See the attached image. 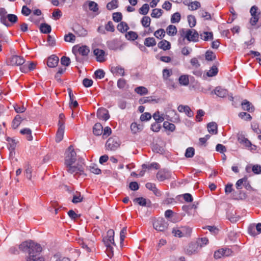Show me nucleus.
Wrapping results in <instances>:
<instances>
[{"mask_svg": "<svg viewBox=\"0 0 261 261\" xmlns=\"http://www.w3.org/2000/svg\"><path fill=\"white\" fill-rule=\"evenodd\" d=\"M19 249L28 253L27 261H44L43 257L40 254L42 248L38 243L31 240L27 241L19 245Z\"/></svg>", "mask_w": 261, "mask_h": 261, "instance_id": "nucleus-1", "label": "nucleus"}, {"mask_svg": "<svg viewBox=\"0 0 261 261\" xmlns=\"http://www.w3.org/2000/svg\"><path fill=\"white\" fill-rule=\"evenodd\" d=\"M180 37L178 38V42L179 44H182L185 39H187L189 42H196L199 40V34L194 29H182L179 31Z\"/></svg>", "mask_w": 261, "mask_h": 261, "instance_id": "nucleus-2", "label": "nucleus"}, {"mask_svg": "<svg viewBox=\"0 0 261 261\" xmlns=\"http://www.w3.org/2000/svg\"><path fill=\"white\" fill-rule=\"evenodd\" d=\"M71 164L70 165H66L65 167L66 170L68 173L73 174L74 176L76 175H85L84 173V166L85 164L84 159L82 158H78L77 163L76 165Z\"/></svg>", "mask_w": 261, "mask_h": 261, "instance_id": "nucleus-3", "label": "nucleus"}, {"mask_svg": "<svg viewBox=\"0 0 261 261\" xmlns=\"http://www.w3.org/2000/svg\"><path fill=\"white\" fill-rule=\"evenodd\" d=\"M77 160L76 153L73 146L70 145L65 153V165H70L71 164H74Z\"/></svg>", "mask_w": 261, "mask_h": 261, "instance_id": "nucleus-4", "label": "nucleus"}, {"mask_svg": "<svg viewBox=\"0 0 261 261\" xmlns=\"http://www.w3.org/2000/svg\"><path fill=\"white\" fill-rule=\"evenodd\" d=\"M153 227L158 231L165 232L168 227V222L163 218H156L152 223Z\"/></svg>", "mask_w": 261, "mask_h": 261, "instance_id": "nucleus-5", "label": "nucleus"}, {"mask_svg": "<svg viewBox=\"0 0 261 261\" xmlns=\"http://www.w3.org/2000/svg\"><path fill=\"white\" fill-rule=\"evenodd\" d=\"M72 52L76 56L79 54L83 57H87L90 52V48L87 45H75L72 48Z\"/></svg>", "mask_w": 261, "mask_h": 261, "instance_id": "nucleus-6", "label": "nucleus"}, {"mask_svg": "<svg viewBox=\"0 0 261 261\" xmlns=\"http://www.w3.org/2000/svg\"><path fill=\"white\" fill-rule=\"evenodd\" d=\"M108 47L111 50H122L124 46V44L122 43L120 40L117 39H114L107 42Z\"/></svg>", "mask_w": 261, "mask_h": 261, "instance_id": "nucleus-7", "label": "nucleus"}, {"mask_svg": "<svg viewBox=\"0 0 261 261\" xmlns=\"http://www.w3.org/2000/svg\"><path fill=\"white\" fill-rule=\"evenodd\" d=\"M106 146L108 149L115 150L119 147L120 141L117 137H111L107 140Z\"/></svg>", "mask_w": 261, "mask_h": 261, "instance_id": "nucleus-8", "label": "nucleus"}, {"mask_svg": "<svg viewBox=\"0 0 261 261\" xmlns=\"http://www.w3.org/2000/svg\"><path fill=\"white\" fill-rule=\"evenodd\" d=\"M25 62V60L22 57L14 55L11 57L9 59V64L14 66L22 65Z\"/></svg>", "mask_w": 261, "mask_h": 261, "instance_id": "nucleus-9", "label": "nucleus"}, {"mask_svg": "<svg viewBox=\"0 0 261 261\" xmlns=\"http://www.w3.org/2000/svg\"><path fill=\"white\" fill-rule=\"evenodd\" d=\"M114 236V231L113 229H109L107 232V236L103 239L106 247L111 246L112 244L115 245Z\"/></svg>", "mask_w": 261, "mask_h": 261, "instance_id": "nucleus-10", "label": "nucleus"}, {"mask_svg": "<svg viewBox=\"0 0 261 261\" xmlns=\"http://www.w3.org/2000/svg\"><path fill=\"white\" fill-rule=\"evenodd\" d=\"M93 54L96 56V61L100 63L104 62L106 60L107 54L106 52L99 48H96L93 50Z\"/></svg>", "mask_w": 261, "mask_h": 261, "instance_id": "nucleus-11", "label": "nucleus"}, {"mask_svg": "<svg viewBox=\"0 0 261 261\" xmlns=\"http://www.w3.org/2000/svg\"><path fill=\"white\" fill-rule=\"evenodd\" d=\"M166 119L173 122H177L179 121V115L177 114L176 111L174 110H169L166 112Z\"/></svg>", "mask_w": 261, "mask_h": 261, "instance_id": "nucleus-12", "label": "nucleus"}, {"mask_svg": "<svg viewBox=\"0 0 261 261\" xmlns=\"http://www.w3.org/2000/svg\"><path fill=\"white\" fill-rule=\"evenodd\" d=\"M231 250L229 249L222 248L215 251L214 254V256L215 259H219L222 256H229L231 253Z\"/></svg>", "mask_w": 261, "mask_h": 261, "instance_id": "nucleus-13", "label": "nucleus"}, {"mask_svg": "<svg viewBox=\"0 0 261 261\" xmlns=\"http://www.w3.org/2000/svg\"><path fill=\"white\" fill-rule=\"evenodd\" d=\"M171 176V172L167 170H160L156 174V178L159 181H164L169 179Z\"/></svg>", "mask_w": 261, "mask_h": 261, "instance_id": "nucleus-14", "label": "nucleus"}, {"mask_svg": "<svg viewBox=\"0 0 261 261\" xmlns=\"http://www.w3.org/2000/svg\"><path fill=\"white\" fill-rule=\"evenodd\" d=\"M97 116L99 119L105 121H107L110 118L108 111L103 108L98 109L97 112Z\"/></svg>", "mask_w": 261, "mask_h": 261, "instance_id": "nucleus-15", "label": "nucleus"}, {"mask_svg": "<svg viewBox=\"0 0 261 261\" xmlns=\"http://www.w3.org/2000/svg\"><path fill=\"white\" fill-rule=\"evenodd\" d=\"M111 71L115 76H124L125 74L124 68L120 65L112 67Z\"/></svg>", "mask_w": 261, "mask_h": 261, "instance_id": "nucleus-16", "label": "nucleus"}, {"mask_svg": "<svg viewBox=\"0 0 261 261\" xmlns=\"http://www.w3.org/2000/svg\"><path fill=\"white\" fill-rule=\"evenodd\" d=\"M59 60V58L57 56L52 55L48 58L47 65L50 68L55 67L57 66Z\"/></svg>", "mask_w": 261, "mask_h": 261, "instance_id": "nucleus-17", "label": "nucleus"}, {"mask_svg": "<svg viewBox=\"0 0 261 261\" xmlns=\"http://www.w3.org/2000/svg\"><path fill=\"white\" fill-rule=\"evenodd\" d=\"M7 11L5 8H0V16H1V22L6 27H8L10 26V24L7 20Z\"/></svg>", "mask_w": 261, "mask_h": 261, "instance_id": "nucleus-18", "label": "nucleus"}, {"mask_svg": "<svg viewBox=\"0 0 261 261\" xmlns=\"http://www.w3.org/2000/svg\"><path fill=\"white\" fill-rule=\"evenodd\" d=\"M198 246V245L196 243L190 244L186 250V253L188 255H192L197 253Z\"/></svg>", "mask_w": 261, "mask_h": 261, "instance_id": "nucleus-19", "label": "nucleus"}, {"mask_svg": "<svg viewBox=\"0 0 261 261\" xmlns=\"http://www.w3.org/2000/svg\"><path fill=\"white\" fill-rule=\"evenodd\" d=\"M159 99H155L153 96H148L143 97L139 99V102L140 104H144L146 103H158Z\"/></svg>", "mask_w": 261, "mask_h": 261, "instance_id": "nucleus-20", "label": "nucleus"}, {"mask_svg": "<svg viewBox=\"0 0 261 261\" xmlns=\"http://www.w3.org/2000/svg\"><path fill=\"white\" fill-rule=\"evenodd\" d=\"M58 129L56 134V141L57 142L62 140L64 136L65 125L58 126Z\"/></svg>", "mask_w": 261, "mask_h": 261, "instance_id": "nucleus-21", "label": "nucleus"}, {"mask_svg": "<svg viewBox=\"0 0 261 261\" xmlns=\"http://www.w3.org/2000/svg\"><path fill=\"white\" fill-rule=\"evenodd\" d=\"M93 134L96 136H100L103 133V127L100 123H96L93 128Z\"/></svg>", "mask_w": 261, "mask_h": 261, "instance_id": "nucleus-22", "label": "nucleus"}, {"mask_svg": "<svg viewBox=\"0 0 261 261\" xmlns=\"http://www.w3.org/2000/svg\"><path fill=\"white\" fill-rule=\"evenodd\" d=\"M242 108L244 110L247 111L249 112H252L254 108L252 106L251 103L247 101V100H244L241 103Z\"/></svg>", "mask_w": 261, "mask_h": 261, "instance_id": "nucleus-23", "label": "nucleus"}, {"mask_svg": "<svg viewBox=\"0 0 261 261\" xmlns=\"http://www.w3.org/2000/svg\"><path fill=\"white\" fill-rule=\"evenodd\" d=\"M158 46L160 48H161L164 50H169L171 48L170 43L166 40H162L159 42Z\"/></svg>", "mask_w": 261, "mask_h": 261, "instance_id": "nucleus-24", "label": "nucleus"}, {"mask_svg": "<svg viewBox=\"0 0 261 261\" xmlns=\"http://www.w3.org/2000/svg\"><path fill=\"white\" fill-rule=\"evenodd\" d=\"M215 93L220 97H225L228 93L227 91L220 87H217L215 89Z\"/></svg>", "mask_w": 261, "mask_h": 261, "instance_id": "nucleus-25", "label": "nucleus"}, {"mask_svg": "<svg viewBox=\"0 0 261 261\" xmlns=\"http://www.w3.org/2000/svg\"><path fill=\"white\" fill-rule=\"evenodd\" d=\"M178 82L180 85L187 86L189 84V76L187 74L181 75L179 77Z\"/></svg>", "mask_w": 261, "mask_h": 261, "instance_id": "nucleus-26", "label": "nucleus"}, {"mask_svg": "<svg viewBox=\"0 0 261 261\" xmlns=\"http://www.w3.org/2000/svg\"><path fill=\"white\" fill-rule=\"evenodd\" d=\"M201 39L207 41L213 39V34L212 32H203L199 35Z\"/></svg>", "mask_w": 261, "mask_h": 261, "instance_id": "nucleus-27", "label": "nucleus"}, {"mask_svg": "<svg viewBox=\"0 0 261 261\" xmlns=\"http://www.w3.org/2000/svg\"><path fill=\"white\" fill-rule=\"evenodd\" d=\"M207 130L210 134H217L218 133L217 130V124L216 123L212 122L207 124Z\"/></svg>", "mask_w": 261, "mask_h": 261, "instance_id": "nucleus-28", "label": "nucleus"}, {"mask_svg": "<svg viewBox=\"0 0 261 261\" xmlns=\"http://www.w3.org/2000/svg\"><path fill=\"white\" fill-rule=\"evenodd\" d=\"M184 4L188 5L189 6V9L191 11L196 10L201 6L200 3L198 1L190 2L189 4H187L186 2H184Z\"/></svg>", "mask_w": 261, "mask_h": 261, "instance_id": "nucleus-29", "label": "nucleus"}, {"mask_svg": "<svg viewBox=\"0 0 261 261\" xmlns=\"http://www.w3.org/2000/svg\"><path fill=\"white\" fill-rule=\"evenodd\" d=\"M172 74V71L171 69H168L167 68L163 70V80L166 82L167 84L168 82H170L169 80V77Z\"/></svg>", "mask_w": 261, "mask_h": 261, "instance_id": "nucleus-30", "label": "nucleus"}, {"mask_svg": "<svg viewBox=\"0 0 261 261\" xmlns=\"http://www.w3.org/2000/svg\"><path fill=\"white\" fill-rule=\"evenodd\" d=\"M22 119L19 115H17L12 122V127L14 129L17 128L20 124Z\"/></svg>", "mask_w": 261, "mask_h": 261, "instance_id": "nucleus-31", "label": "nucleus"}, {"mask_svg": "<svg viewBox=\"0 0 261 261\" xmlns=\"http://www.w3.org/2000/svg\"><path fill=\"white\" fill-rule=\"evenodd\" d=\"M20 133L23 135L26 136L27 139L28 141H32L33 140V137L32 135V130L28 128H25L21 129Z\"/></svg>", "mask_w": 261, "mask_h": 261, "instance_id": "nucleus-32", "label": "nucleus"}, {"mask_svg": "<svg viewBox=\"0 0 261 261\" xmlns=\"http://www.w3.org/2000/svg\"><path fill=\"white\" fill-rule=\"evenodd\" d=\"M117 28L119 31L122 33L126 32L129 29L128 24L125 22L123 21L119 23L117 25Z\"/></svg>", "mask_w": 261, "mask_h": 261, "instance_id": "nucleus-33", "label": "nucleus"}, {"mask_svg": "<svg viewBox=\"0 0 261 261\" xmlns=\"http://www.w3.org/2000/svg\"><path fill=\"white\" fill-rule=\"evenodd\" d=\"M40 30L41 32L44 34H48L51 31L50 25L47 23H42L40 26Z\"/></svg>", "mask_w": 261, "mask_h": 261, "instance_id": "nucleus-34", "label": "nucleus"}, {"mask_svg": "<svg viewBox=\"0 0 261 261\" xmlns=\"http://www.w3.org/2000/svg\"><path fill=\"white\" fill-rule=\"evenodd\" d=\"M156 44V41L154 38L148 37L145 39L144 45L147 47H152Z\"/></svg>", "mask_w": 261, "mask_h": 261, "instance_id": "nucleus-35", "label": "nucleus"}, {"mask_svg": "<svg viewBox=\"0 0 261 261\" xmlns=\"http://www.w3.org/2000/svg\"><path fill=\"white\" fill-rule=\"evenodd\" d=\"M118 7V1L112 0L111 2L108 3L107 5V8L109 10H112L116 9Z\"/></svg>", "mask_w": 261, "mask_h": 261, "instance_id": "nucleus-36", "label": "nucleus"}, {"mask_svg": "<svg viewBox=\"0 0 261 261\" xmlns=\"http://www.w3.org/2000/svg\"><path fill=\"white\" fill-rule=\"evenodd\" d=\"M159 167L160 165L157 163H152L149 164H144L142 165V168L143 169H150L151 168L158 169L159 168Z\"/></svg>", "mask_w": 261, "mask_h": 261, "instance_id": "nucleus-37", "label": "nucleus"}, {"mask_svg": "<svg viewBox=\"0 0 261 261\" xmlns=\"http://www.w3.org/2000/svg\"><path fill=\"white\" fill-rule=\"evenodd\" d=\"M167 33L170 36H174L177 33V29L175 25H169L167 28Z\"/></svg>", "mask_w": 261, "mask_h": 261, "instance_id": "nucleus-38", "label": "nucleus"}, {"mask_svg": "<svg viewBox=\"0 0 261 261\" xmlns=\"http://www.w3.org/2000/svg\"><path fill=\"white\" fill-rule=\"evenodd\" d=\"M127 40L134 41L138 38V34L134 31H129L125 34Z\"/></svg>", "mask_w": 261, "mask_h": 261, "instance_id": "nucleus-39", "label": "nucleus"}, {"mask_svg": "<svg viewBox=\"0 0 261 261\" xmlns=\"http://www.w3.org/2000/svg\"><path fill=\"white\" fill-rule=\"evenodd\" d=\"M163 13V11L161 9H154L152 10V13H151V16L153 18H158L162 16Z\"/></svg>", "mask_w": 261, "mask_h": 261, "instance_id": "nucleus-40", "label": "nucleus"}, {"mask_svg": "<svg viewBox=\"0 0 261 261\" xmlns=\"http://www.w3.org/2000/svg\"><path fill=\"white\" fill-rule=\"evenodd\" d=\"M6 140L8 143L9 148L14 150L16 146L15 140L9 137H7Z\"/></svg>", "mask_w": 261, "mask_h": 261, "instance_id": "nucleus-41", "label": "nucleus"}, {"mask_svg": "<svg viewBox=\"0 0 261 261\" xmlns=\"http://www.w3.org/2000/svg\"><path fill=\"white\" fill-rule=\"evenodd\" d=\"M135 91L138 94L142 95L148 93V90L146 88L143 86H139L135 89Z\"/></svg>", "mask_w": 261, "mask_h": 261, "instance_id": "nucleus-42", "label": "nucleus"}, {"mask_svg": "<svg viewBox=\"0 0 261 261\" xmlns=\"http://www.w3.org/2000/svg\"><path fill=\"white\" fill-rule=\"evenodd\" d=\"M181 15L179 12H176L172 15L171 17V22L172 23H178L180 21Z\"/></svg>", "mask_w": 261, "mask_h": 261, "instance_id": "nucleus-43", "label": "nucleus"}, {"mask_svg": "<svg viewBox=\"0 0 261 261\" xmlns=\"http://www.w3.org/2000/svg\"><path fill=\"white\" fill-rule=\"evenodd\" d=\"M218 72V69L216 66L213 65L211 69L207 72L206 75L209 77L215 76Z\"/></svg>", "mask_w": 261, "mask_h": 261, "instance_id": "nucleus-44", "label": "nucleus"}, {"mask_svg": "<svg viewBox=\"0 0 261 261\" xmlns=\"http://www.w3.org/2000/svg\"><path fill=\"white\" fill-rule=\"evenodd\" d=\"M149 6L147 4H145L139 9V12L142 15H146L148 13Z\"/></svg>", "mask_w": 261, "mask_h": 261, "instance_id": "nucleus-45", "label": "nucleus"}, {"mask_svg": "<svg viewBox=\"0 0 261 261\" xmlns=\"http://www.w3.org/2000/svg\"><path fill=\"white\" fill-rule=\"evenodd\" d=\"M163 127L165 128V129L171 132H173L175 129V125L173 123L169 122L168 121H165L163 123Z\"/></svg>", "mask_w": 261, "mask_h": 261, "instance_id": "nucleus-46", "label": "nucleus"}, {"mask_svg": "<svg viewBox=\"0 0 261 261\" xmlns=\"http://www.w3.org/2000/svg\"><path fill=\"white\" fill-rule=\"evenodd\" d=\"M88 6L90 10L93 12H96L98 10V5L94 2L89 1Z\"/></svg>", "mask_w": 261, "mask_h": 261, "instance_id": "nucleus-47", "label": "nucleus"}, {"mask_svg": "<svg viewBox=\"0 0 261 261\" xmlns=\"http://www.w3.org/2000/svg\"><path fill=\"white\" fill-rule=\"evenodd\" d=\"M64 40L66 42L73 43L75 40V36L71 33H69L64 36Z\"/></svg>", "mask_w": 261, "mask_h": 261, "instance_id": "nucleus-48", "label": "nucleus"}, {"mask_svg": "<svg viewBox=\"0 0 261 261\" xmlns=\"http://www.w3.org/2000/svg\"><path fill=\"white\" fill-rule=\"evenodd\" d=\"M83 199V197L81 196L80 193L76 192V193L73 195L72 202L74 203H77L82 201Z\"/></svg>", "mask_w": 261, "mask_h": 261, "instance_id": "nucleus-49", "label": "nucleus"}, {"mask_svg": "<svg viewBox=\"0 0 261 261\" xmlns=\"http://www.w3.org/2000/svg\"><path fill=\"white\" fill-rule=\"evenodd\" d=\"M130 129L132 132L135 134L142 129V125L137 124L136 123H132L130 125Z\"/></svg>", "mask_w": 261, "mask_h": 261, "instance_id": "nucleus-50", "label": "nucleus"}, {"mask_svg": "<svg viewBox=\"0 0 261 261\" xmlns=\"http://www.w3.org/2000/svg\"><path fill=\"white\" fill-rule=\"evenodd\" d=\"M79 244L87 252H90L91 251V246H89L90 244L86 242L81 240L79 241Z\"/></svg>", "mask_w": 261, "mask_h": 261, "instance_id": "nucleus-51", "label": "nucleus"}, {"mask_svg": "<svg viewBox=\"0 0 261 261\" xmlns=\"http://www.w3.org/2000/svg\"><path fill=\"white\" fill-rule=\"evenodd\" d=\"M150 22L151 19L148 16H144L141 20V23L145 28L148 27L150 25Z\"/></svg>", "mask_w": 261, "mask_h": 261, "instance_id": "nucleus-52", "label": "nucleus"}, {"mask_svg": "<svg viewBox=\"0 0 261 261\" xmlns=\"http://www.w3.org/2000/svg\"><path fill=\"white\" fill-rule=\"evenodd\" d=\"M188 21L189 26L193 28L195 26L196 23V20L195 17L192 15H190L188 16Z\"/></svg>", "mask_w": 261, "mask_h": 261, "instance_id": "nucleus-53", "label": "nucleus"}, {"mask_svg": "<svg viewBox=\"0 0 261 261\" xmlns=\"http://www.w3.org/2000/svg\"><path fill=\"white\" fill-rule=\"evenodd\" d=\"M172 233L175 237H178L179 238L183 237L182 233V230L178 227H174L172 229Z\"/></svg>", "mask_w": 261, "mask_h": 261, "instance_id": "nucleus-54", "label": "nucleus"}, {"mask_svg": "<svg viewBox=\"0 0 261 261\" xmlns=\"http://www.w3.org/2000/svg\"><path fill=\"white\" fill-rule=\"evenodd\" d=\"M127 233V227H124L121 230L120 232V245H122V244L123 243V241L124 240V239L125 238V235Z\"/></svg>", "mask_w": 261, "mask_h": 261, "instance_id": "nucleus-55", "label": "nucleus"}, {"mask_svg": "<svg viewBox=\"0 0 261 261\" xmlns=\"http://www.w3.org/2000/svg\"><path fill=\"white\" fill-rule=\"evenodd\" d=\"M154 35L158 39H162L165 36V32L164 29H160L154 32Z\"/></svg>", "mask_w": 261, "mask_h": 261, "instance_id": "nucleus-56", "label": "nucleus"}, {"mask_svg": "<svg viewBox=\"0 0 261 261\" xmlns=\"http://www.w3.org/2000/svg\"><path fill=\"white\" fill-rule=\"evenodd\" d=\"M216 58V56L214 53L212 51L208 50L205 53V59L207 61H213Z\"/></svg>", "mask_w": 261, "mask_h": 261, "instance_id": "nucleus-57", "label": "nucleus"}, {"mask_svg": "<svg viewBox=\"0 0 261 261\" xmlns=\"http://www.w3.org/2000/svg\"><path fill=\"white\" fill-rule=\"evenodd\" d=\"M181 229L182 230L183 237L189 236L192 232V229L188 226L181 227Z\"/></svg>", "mask_w": 261, "mask_h": 261, "instance_id": "nucleus-58", "label": "nucleus"}, {"mask_svg": "<svg viewBox=\"0 0 261 261\" xmlns=\"http://www.w3.org/2000/svg\"><path fill=\"white\" fill-rule=\"evenodd\" d=\"M195 150L193 147H188L186 151L185 156L187 158H192L194 156Z\"/></svg>", "mask_w": 261, "mask_h": 261, "instance_id": "nucleus-59", "label": "nucleus"}, {"mask_svg": "<svg viewBox=\"0 0 261 261\" xmlns=\"http://www.w3.org/2000/svg\"><path fill=\"white\" fill-rule=\"evenodd\" d=\"M7 19L12 23H14L17 21L18 17L15 14H8L6 16Z\"/></svg>", "mask_w": 261, "mask_h": 261, "instance_id": "nucleus-60", "label": "nucleus"}, {"mask_svg": "<svg viewBox=\"0 0 261 261\" xmlns=\"http://www.w3.org/2000/svg\"><path fill=\"white\" fill-rule=\"evenodd\" d=\"M122 18V15L120 12H115L113 14V19L116 22H120Z\"/></svg>", "mask_w": 261, "mask_h": 261, "instance_id": "nucleus-61", "label": "nucleus"}, {"mask_svg": "<svg viewBox=\"0 0 261 261\" xmlns=\"http://www.w3.org/2000/svg\"><path fill=\"white\" fill-rule=\"evenodd\" d=\"M89 170L91 172L95 174H99L101 173V170L97 167L96 165H93L89 166Z\"/></svg>", "mask_w": 261, "mask_h": 261, "instance_id": "nucleus-62", "label": "nucleus"}, {"mask_svg": "<svg viewBox=\"0 0 261 261\" xmlns=\"http://www.w3.org/2000/svg\"><path fill=\"white\" fill-rule=\"evenodd\" d=\"M134 201L135 202H138V203L141 206H146L147 205V201L145 198L143 197H139L135 198Z\"/></svg>", "mask_w": 261, "mask_h": 261, "instance_id": "nucleus-63", "label": "nucleus"}, {"mask_svg": "<svg viewBox=\"0 0 261 261\" xmlns=\"http://www.w3.org/2000/svg\"><path fill=\"white\" fill-rule=\"evenodd\" d=\"M76 33L80 37H86L88 35V31L84 28L80 27L76 31Z\"/></svg>", "mask_w": 261, "mask_h": 261, "instance_id": "nucleus-64", "label": "nucleus"}]
</instances>
